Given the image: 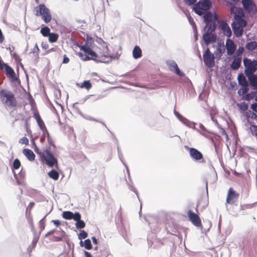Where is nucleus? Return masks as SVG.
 <instances>
[{"mask_svg":"<svg viewBox=\"0 0 257 257\" xmlns=\"http://www.w3.org/2000/svg\"><path fill=\"white\" fill-rule=\"evenodd\" d=\"M230 13L234 15L233 21L231 24L232 28L234 35L240 37L243 34V28L246 26V21L243 19L244 14L240 8L233 6L230 10Z\"/></svg>","mask_w":257,"mask_h":257,"instance_id":"obj_1","label":"nucleus"},{"mask_svg":"<svg viewBox=\"0 0 257 257\" xmlns=\"http://www.w3.org/2000/svg\"><path fill=\"white\" fill-rule=\"evenodd\" d=\"M0 100L7 109L15 110L18 105L15 94L13 91L7 89H2L0 90Z\"/></svg>","mask_w":257,"mask_h":257,"instance_id":"obj_2","label":"nucleus"},{"mask_svg":"<svg viewBox=\"0 0 257 257\" xmlns=\"http://www.w3.org/2000/svg\"><path fill=\"white\" fill-rule=\"evenodd\" d=\"M33 144L34 146V149L36 153L39 156L42 161L46 162L49 167H53L54 165H57V159L49 150L47 149L42 152L37 147L34 141H33Z\"/></svg>","mask_w":257,"mask_h":257,"instance_id":"obj_3","label":"nucleus"},{"mask_svg":"<svg viewBox=\"0 0 257 257\" xmlns=\"http://www.w3.org/2000/svg\"><path fill=\"white\" fill-rule=\"evenodd\" d=\"M95 61L97 62H101L108 63L111 62L113 59V57L110 53L108 47L106 46H102L99 48V51L97 54Z\"/></svg>","mask_w":257,"mask_h":257,"instance_id":"obj_4","label":"nucleus"},{"mask_svg":"<svg viewBox=\"0 0 257 257\" xmlns=\"http://www.w3.org/2000/svg\"><path fill=\"white\" fill-rule=\"evenodd\" d=\"M80 50L83 51V53L79 52L77 55L83 61H88L90 60H96V53L87 45H78Z\"/></svg>","mask_w":257,"mask_h":257,"instance_id":"obj_5","label":"nucleus"},{"mask_svg":"<svg viewBox=\"0 0 257 257\" xmlns=\"http://www.w3.org/2000/svg\"><path fill=\"white\" fill-rule=\"evenodd\" d=\"M35 15L36 16H41L42 19L44 20L45 23H49L51 19L52 16L50 13V10L46 8L44 4H40L38 6L35 8Z\"/></svg>","mask_w":257,"mask_h":257,"instance_id":"obj_6","label":"nucleus"},{"mask_svg":"<svg viewBox=\"0 0 257 257\" xmlns=\"http://www.w3.org/2000/svg\"><path fill=\"white\" fill-rule=\"evenodd\" d=\"M243 61L245 67L244 73L246 76L252 74L257 70L256 60H251L245 58Z\"/></svg>","mask_w":257,"mask_h":257,"instance_id":"obj_7","label":"nucleus"},{"mask_svg":"<svg viewBox=\"0 0 257 257\" xmlns=\"http://www.w3.org/2000/svg\"><path fill=\"white\" fill-rule=\"evenodd\" d=\"M243 9L250 17L257 15V7L253 0H242Z\"/></svg>","mask_w":257,"mask_h":257,"instance_id":"obj_8","label":"nucleus"},{"mask_svg":"<svg viewBox=\"0 0 257 257\" xmlns=\"http://www.w3.org/2000/svg\"><path fill=\"white\" fill-rule=\"evenodd\" d=\"M211 5V2L209 0H204L196 4L194 7V9L196 14L201 16L210 9Z\"/></svg>","mask_w":257,"mask_h":257,"instance_id":"obj_9","label":"nucleus"},{"mask_svg":"<svg viewBox=\"0 0 257 257\" xmlns=\"http://www.w3.org/2000/svg\"><path fill=\"white\" fill-rule=\"evenodd\" d=\"M185 148L188 151L190 156L193 160L196 161L205 162L203 154L197 149L194 148H190L187 146H185Z\"/></svg>","mask_w":257,"mask_h":257,"instance_id":"obj_10","label":"nucleus"},{"mask_svg":"<svg viewBox=\"0 0 257 257\" xmlns=\"http://www.w3.org/2000/svg\"><path fill=\"white\" fill-rule=\"evenodd\" d=\"M203 60L205 64L209 68L214 65V56L211 53L209 48H207L203 55Z\"/></svg>","mask_w":257,"mask_h":257,"instance_id":"obj_11","label":"nucleus"},{"mask_svg":"<svg viewBox=\"0 0 257 257\" xmlns=\"http://www.w3.org/2000/svg\"><path fill=\"white\" fill-rule=\"evenodd\" d=\"M0 69L2 70L5 69L8 77H11L14 80L17 79L16 73L13 68L7 64L4 63L1 60H0Z\"/></svg>","mask_w":257,"mask_h":257,"instance_id":"obj_12","label":"nucleus"},{"mask_svg":"<svg viewBox=\"0 0 257 257\" xmlns=\"http://www.w3.org/2000/svg\"><path fill=\"white\" fill-rule=\"evenodd\" d=\"M239 193L236 192L233 188H230L228 190L226 198V203L229 204H234L239 197Z\"/></svg>","mask_w":257,"mask_h":257,"instance_id":"obj_13","label":"nucleus"},{"mask_svg":"<svg viewBox=\"0 0 257 257\" xmlns=\"http://www.w3.org/2000/svg\"><path fill=\"white\" fill-rule=\"evenodd\" d=\"M218 28L222 32L223 34L226 37L230 38L231 36V30L226 21L224 20L220 21L218 22Z\"/></svg>","mask_w":257,"mask_h":257,"instance_id":"obj_14","label":"nucleus"},{"mask_svg":"<svg viewBox=\"0 0 257 257\" xmlns=\"http://www.w3.org/2000/svg\"><path fill=\"white\" fill-rule=\"evenodd\" d=\"M188 216L192 223L196 227L202 226L201 220L198 214L189 210L188 211Z\"/></svg>","mask_w":257,"mask_h":257,"instance_id":"obj_15","label":"nucleus"},{"mask_svg":"<svg viewBox=\"0 0 257 257\" xmlns=\"http://www.w3.org/2000/svg\"><path fill=\"white\" fill-rule=\"evenodd\" d=\"M167 65L171 71H174L176 74L180 76H184V73L180 70L177 63L175 61H170L167 62Z\"/></svg>","mask_w":257,"mask_h":257,"instance_id":"obj_16","label":"nucleus"},{"mask_svg":"<svg viewBox=\"0 0 257 257\" xmlns=\"http://www.w3.org/2000/svg\"><path fill=\"white\" fill-rule=\"evenodd\" d=\"M226 48L228 55H232L235 51L236 45L233 41L228 39L226 41Z\"/></svg>","mask_w":257,"mask_h":257,"instance_id":"obj_17","label":"nucleus"},{"mask_svg":"<svg viewBox=\"0 0 257 257\" xmlns=\"http://www.w3.org/2000/svg\"><path fill=\"white\" fill-rule=\"evenodd\" d=\"M203 40L206 45L216 41V36L211 33H206L203 36Z\"/></svg>","mask_w":257,"mask_h":257,"instance_id":"obj_18","label":"nucleus"},{"mask_svg":"<svg viewBox=\"0 0 257 257\" xmlns=\"http://www.w3.org/2000/svg\"><path fill=\"white\" fill-rule=\"evenodd\" d=\"M241 57H235L232 62L230 67L232 70L238 69L241 65Z\"/></svg>","mask_w":257,"mask_h":257,"instance_id":"obj_19","label":"nucleus"},{"mask_svg":"<svg viewBox=\"0 0 257 257\" xmlns=\"http://www.w3.org/2000/svg\"><path fill=\"white\" fill-rule=\"evenodd\" d=\"M74 220L76 221V227L78 229L83 228L85 226V223L84 221L81 220V215L80 213L75 216Z\"/></svg>","mask_w":257,"mask_h":257,"instance_id":"obj_20","label":"nucleus"},{"mask_svg":"<svg viewBox=\"0 0 257 257\" xmlns=\"http://www.w3.org/2000/svg\"><path fill=\"white\" fill-rule=\"evenodd\" d=\"M34 117L36 119L40 130L46 127L38 112H35L34 113Z\"/></svg>","mask_w":257,"mask_h":257,"instance_id":"obj_21","label":"nucleus"},{"mask_svg":"<svg viewBox=\"0 0 257 257\" xmlns=\"http://www.w3.org/2000/svg\"><path fill=\"white\" fill-rule=\"evenodd\" d=\"M79 212H75L73 213L72 212L69 211H64L62 214V217L65 219L68 220L74 219L75 218V216L76 215H78Z\"/></svg>","mask_w":257,"mask_h":257,"instance_id":"obj_22","label":"nucleus"},{"mask_svg":"<svg viewBox=\"0 0 257 257\" xmlns=\"http://www.w3.org/2000/svg\"><path fill=\"white\" fill-rule=\"evenodd\" d=\"M23 153L30 161H33L35 160V155L32 150L28 149H25L23 150Z\"/></svg>","mask_w":257,"mask_h":257,"instance_id":"obj_23","label":"nucleus"},{"mask_svg":"<svg viewBox=\"0 0 257 257\" xmlns=\"http://www.w3.org/2000/svg\"><path fill=\"white\" fill-rule=\"evenodd\" d=\"M142 50L138 46H136L133 51V57L135 59H138L142 57Z\"/></svg>","mask_w":257,"mask_h":257,"instance_id":"obj_24","label":"nucleus"},{"mask_svg":"<svg viewBox=\"0 0 257 257\" xmlns=\"http://www.w3.org/2000/svg\"><path fill=\"white\" fill-rule=\"evenodd\" d=\"M245 48L249 51H253L257 49V42L251 41L246 43Z\"/></svg>","mask_w":257,"mask_h":257,"instance_id":"obj_25","label":"nucleus"},{"mask_svg":"<svg viewBox=\"0 0 257 257\" xmlns=\"http://www.w3.org/2000/svg\"><path fill=\"white\" fill-rule=\"evenodd\" d=\"M238 80L239 84L241 85V86H248L247 81L243 74H240L238 75Z\"/></svg>","mask_w":257,"mask_h":257,"instance_id":"obj_26","label":"nucleus"},{"mask_svg":"<svg viewBox=\"0 0 257 257\" xmlns=\"http://www.w3.org/2000/svg\"><path fill=\"white\" fill-rule=\"evenodd\" d=\"M48 37L49 42L52 43L57 41L59 38V35L56 33H50Z\"/></svg>","mask_w":257,"mask_h":257,"instance_id":"obj_27","label":"nucleus"},{"mask_svg":"<svg viewBox=\"0 0 257 257\" xmlns=\"http://www.w3.org/2000/svg\"><path fill=\"white\" fill-rule=\"evenodd\" d=\"M48 175L50 178L53 179L54 180H57L59 177V173L55 170H52L48 173Z\"/></svg>","mask_w":257,"mask_h":257,"instance_id":"obj_28","label":"nucleus"},{"mask_svg":"<svg viewBox=\"0 0 257 257\" xmlns=\"http://www.w3.org/2000/svg\"><path fill=\"white\" fill-rule=\"evenodd\" d=\"M237 106L239 109L240 110L242 111H245L247 110L248 105V104L245 103V102H242L240 103L237 104Z\"/></svg>","mask_w":257,"mask_h":257,"instance_id":"obj_29","label":"nucleus"},{"mask_svg":"<svg viewBox=\"0 0 257 257\" xmlns=\"http://www.w3.org/2000/svg\"><path fill=\"white\" fill-rule=\"evenodd\" d=\"M40 52V49L37 44H36L34 47L32 49L31 53L34 57L38 58Z\"/></svg>","mask_w":257,"mask_h":257,"instance_id":"obj_30","label":"nucleus"},{"mask_svg":"<svg viewBox=\"0 0 257 257\" xmlns=\"http://www.w3.org/2000/svg\"><path fill=\"white\" fill-rule=\"evenodd\" d=\"M40 32L44 37H48L50 34V30L46 26L41 28Z\"/></svg>","mask_w":257,"mask_h":257,"instance_id":"obj_31","label":"nucleus"},{"mask_svg":"<svg viewBox=\"0 0 257 257\" xmlns=\"http://www.w3.org/2000/svg\"><path fill=\"white\" fill-rule=\"evenodd\" d=\"M80 87L81 88H84L87 90H89L91 88L92 84L89 80L84 81L83 83H81Z\"/></svg>","mask_w":257,"mask_h":257,"instance_id":"obj_32","label":"nucleus"},{"mask_svg":"<svg viewBox=\"0 0 257 257\" xmlns=\"http://www.w3.org/2000/svg\"><path fill=\"white\" fill-rule=\"evenodd\" d=\"M212 15L210 13H206L204 16V21L206 23H210L212 22Z\"/></svg>","mask_w":257,"mask_h":257,"instance_id":"obj_33","label":"nucleus"},{"mask_svg":"<svg viewBox=\"0 0 257 257\" xmlns=\"http://www.w3.org/2000/svg\"><path fill=\"white\" fill-rule=\"evenodd\" d=\"M215 28V27L214 24L212 25V24L206 23V25L205 27V29L207 30L206 33H211V32L212 31H214Z\"/></svg>","mask_w":257,"mask_h":257,"instance_id":"obj_34","label":"nucleus"},{"mask_svg":"<svg viewBox=\"0 0 257 257\" xmlns=\"http://www.w3.org/2000/svg\"><path fill=\"white\" fill-rule=\"evenodd\" d=\"M42 132V134H43V136L44 137H46L47 138V140H48V141L49 142L50 141V134L47 129V127H44V128L43 129H41V130Z\"/></svg>","mask_w":257,"mask_h":257,"instance_id":"obj_35","label":"nucleus"},{"mask_svg":"<svg viewBox=\"0 0 257 257\" xmlns=\"http://www.w3.org/2000/svg\"><path fill=\"white\" fill-rule=\"evenodd\" d=\"M20 166H21V162H20V160L18 159H16L13 162V169H14L15 170H17L20 168Z\"/></svg>","mask_w":257,"mask_h":257,"instance_id":"obj_36","label":"nucleus"},{"mask_svg":"<svg viewBox=\"0 0 257 257\" xmlns=\"http://www.w3.org/2000/svg\"><path fill=\"white\" fill-rule=\"evenodd\" d=\"M84 245L85 248L89 250L92 248L91 241L89 239H87L85 240L84 242Z\"/></svg>","mask_w":257,"mask_h":257,"instance_id":"obj_37","label":"nucleus"},{"mask_svg":"<svg viewBox=\"0 0 257 257\" xmlns=\"http://www.w3.org/2000/svg\"><path fill=\"white\" fill-rule=\"evenodd\" d=\"M87 233L84 230H81L78 235L79 239H85L87 237Z\"/></svg>","mask_w":257,"mask_h":257,"instance_id":"obj_38","label":"nucleus"},{"mask_svg":"<svg viewBox=\"0 0 257 257\" xmlns=\"http://www.w3.org/2000/svg\"><path fill=\"white\" fill-rule=\"evenodd\" d=\"M10 51V54L11 56L14 58L16 60H18L20 59L19 56L15 52H13V50L11 49V48H9Z\"/></svg>","mask_w":257,"mask_h":257,"instance_id":"obj_39","label":"nucleus"},{"mask_svg":"<svg viewBox=\"0 0 257 257\" xmlns=\"http://www.w3.org/2000/svg\"><path fill=\"white\" fill-rule=\"evenodd\" d=\"M19 143L27 145L29 144V140L26 137H23L22 138L20 139Z\"/></svg>","mask_w":257,"mask_h":257,"instance_id":"obj_40","label":"nucleus"},{"mask_svg":"<svg viewBox=\"0 0 257 257\" xmlns=\"http://www.w3.org/2000/svg\"><path fill=\"white\" fill-rule=\"evenodd\" d=\"M243 51L244 48L242 47H239L236 52V55L237 56V57H239L238 56H241L243 53Z\"/></svg>","mask_w":257,"mask_h":257,"instance_id":"obj_41","label":"nucleus"},{"mask_svg":"<svg viewBox=\"0 0 257 257\" xmlns=\"http://www.w3.org/2000/svg\"><path fill=\"white\" fill-rule=\"evenodd\" d=\"M250 128L252 134L257 136V125H252L251 126Z\"/></svg>","mask_w":257,"mask_h":257,"instance_id":"obj_42","label":"nucleus"},{"mask_svg":"<svg viewBox=\"0 0 257 257\" xmlns=\"http://www.w3.org/2000/svg\"><path fill=\"white\" fill-rule=\"evenodd\" d=\"M239 91H241L243 95L246 94L248 91V86H242V88L240 89Z\"/></svg>","mask_w":257,"mask_h":257,"instance_id":"obj_43","label":"nucleus"},{"mask_svg":"<svg viewBox=\"0 0 257 257\" xmlns=\"http://www.w3.org/2000/svg\"><path fill=\"white\" fill-rule=\"evenodd\" d=\"M185 3L187 4L188 5L191 6L196 2V0H184Z\"/></svg>","mask_w":257,"mask_h":257,"instance_id":"obj_44","label":"nucleus"},{"mask_svg":"<svg viewBox=\"0 0 257 257\" xmlns=\"http://www.w3.org/2000/svg\"><path fill=\"white\" fill-rule=\"evenodd\" d=\"M69 62V58H68V57H67V56L66 55H64V57H63V63H65V64H67V63H68Z\"/></svg>","mask_w":257,"mask_h":257,"instance_id":"obj_45","label":"nucleus"},{"mask_svg":"<svg viewBox=\"0 0 257 257\" xmlns=\"http://www.w3.org/2000/svg\"><path fill=\"white\" fill-rule=\"evenodd\" d=\"M52 222L56 226H59L61 224V222L58 220H53Z\"/></svg>","mask_w":257,"mask_h":257,"instance_id":"obj_46","label":"nucleus"},{"mask_svg":"<svg viewBox=\"0 0 257 257\" xmlns=\"http://www.w3.org/2000/svg\"><path fill=\"white\" fill-rule=\"evenodd\" d=\"M221 134L225 136L226 140H228V136L224 130L221 131Z\"/></svg>","mask_w":257,"mask_h":257,"instance_id":"obj_47","label":"nucleus"},{"mask_svg":"<svg viewBox=\"0 0 257 257\" xmlns=\"http://www.w3.org/2000/svg\"><path fill=\"white\" fill-rule=\"evenodd\" d=\"M251 108L254 111L257 112V103H254L251 105Z\"/></svg>","mask_w":257,"mask_h":257,"instance_id":"obj_48","label":"nucleus"},{"mask_svg":"<svg viewBox=\"0 0 257 257\" xmlns=\"http://www.w3.org/2000/svg\"><path fill=\"white\" fill-rule=\"evenodd\" d=\"M189 20L191 23V25L192 26V27L196 28V25H195V24L194 22L193 21V19L190 17V18H189Z\"/></svg>","mask_w":257,"mask_h":257,"instance_id":"obj_49","label":"nucleus"},{"mask_svg":"<svg viewBox=\"0 0 257 257\" xmlns=\"http://www.w3.org/2000/svg\"><path fill=\"white\" fill-rule=\"evenodd\" d=\"M55 232V230H52L50 231H49L46 235H45V236L47 237V236H48L49 235H50L51 234H53Z\"/></svg>","mask_w":257,"mask_h":257,"instance_id":"obj_50","label":"nucleus"},{"mask_svg":"<svg viewBox=\"0 0 257 257\" xmlns=\"http://www.w3.org/2000/svg\"><path fill=\"white\" fill-rule=\"evenodd\" d=\"M4 40V37L3 35L2 32L1 30L0 29V41L1 42H2Z\"/></svg>","mask_w":257,"mask_h":257,"instance_id":"obj_51","label":"nucleus"},{"mask_svg":"<svg viewBox=\"0 0 257 257\" xmlns=\"http://www.w3.org/2000/svg\"><path fill=\"white\" fill-rule=\"evenodd\" d=\"M42 47L44 49H47L49 48V45L47 44H42Z\"/></svg>","mask_w":257,"mask_h":257,"instance_id":"obj_52","label":"nucleus"},{"mask_svg":"<svg viewBox=\"0 0 257 257\" xmlns=\"http://www.w3.org/2000/svg\"><path fill=\"white\" fill-rule=\"evenodd\" d=\"M92 241L94 243V244H96L97 243V239L96 238H95V237H92Z\"/></svg>","mask_w":257,"mask_h":257,"instance_id":"obj_53","label":"nucleus"},{"mask_svg":"<svg viewBox=\"0 0 257 257\" xmlns=\"http://www.w3.org/2000/svg\"><path fill=\"white\" fill-rule=\"evenodd\" d=\"M80 155L81 156V157H82V158L83 159H85V160L87 159V157L86 156V155H84V154H83L82 153H81Z\"/></svg>","mask_w":257,"mask_h":257,"instance_id":"obj_54","label":"nucleus"},{"mask_svg":"<svg viewBox=\"0 0 257 257\" xmlns=\"http://www.w3.org/2000/svg\"><path fill=\"white\" fill-rule=\"evenodd\" d=\"M217 51L222 54L224 52V50H222L220 48H218L217 49Z\"/></svg>","mask_w":257,"mask_h":257,"instance_id":"obj_55","label":"nucleus"},{"mask_svg":"<svg viewBox=\"0 0 257 257\" xmlns=\"http://www.w3.org/2000/svg\"><path fill=\"white\" fill-rule=\"evenodd\" d=\"M46 137H44L43 136L42 137H41V139H40V141L41 142H43L45 140V139Z\"/></svg>","mask_w":257,"mask_h":257,"instance_id":"obj_56","label":"nucleus"},{"mask_svg":"<svg viewBox=\"0 0 257 257\" xmlns=\"http://www.w3.org/2000/svg\"><path fill=\"white\" fill-rule=\"evenodd\" d=\"M34 202H31L30 204H29V206H30V207H33L34 205Z\"/></svg>","mask_w":257,"mask_h":257,"instance_id":"obj_57","label":"nucleus"},{"mask_svg":"<svg viewBox=\"0 0 257 257\" xmlns=\"http://www.w3.org/2000/svg\"><path fill=\"white\" fill-rule=\"evenodd\" d=\"M231 1L233 2L234 4H236L239 1V0H231Z\"/></svg>","mask_w":257,"mask_h":257,"instance_id":"obj_58","label":"nucleus"},{"mask_svg":"<svg viewBox=\"0 0 257 257\" xmlns=\"http://www.w3.org/2000/svg\"><path fill=\"white\" fill-rule=\"evenodd\" d=\"M245 99L246 100H249V94H246L245 96Z\"/></svg>","mask_w":257,"mask_h":257,"instance_id":"obj_59","label":"nucleus"},{"mask_svg":"<svg viewBox=\"0 0 257 257\" xmlns=\"http://www.w3.org/2000/svg\"><path fill=\"white\" fill-rule=\"evenodd\" d=\"M55 238H56L55 240H56V241H60V240H61V238H60V237H55Z\"/></svg>","mask_w":257,"mask_h":257,"instance_id":"obj_60","label":"nucleus"},{"mask_svg":"<svg viewBox=\"0 0 257 257\" xmlns=\"http://www.w3.org/2000/svg\"><path fill=\"white\" fill-rule=\"evenodd\" d=\"M27 132H28L29 134H31V130H30L29 128H28V127L27 128Z\"/></svg>","mask_w":257,"mask_h":257,"instance_id":"obj_61","label":"nucleus"},{"mask_svg":"<svg viewBox=\"0 0 257 257\" xmlns=\"http://www.w3.org/2000/svg\"><path fill=\"white\" fill-rule=\"evenodd\" d=\"M227 3L229 5H232V3H231L229 2H227Z\"/></svg>","mask_w":257,"mask_h":257,"instance_id":"obj_62","label":"nucleus"},{"mask_svg":"<svg viewBox=\"0 0 257 257\" xmlns=\"http://www.w3.org/2000/svg\"><path fill=\"white\" fill-rule=\"evenodd\" d=\"M175 114H176V115H179V113H178V112H177V113H176Z\"/></svg>","mask_w":257,"mask_h":257,"instance_id":"obj_63","label":"nucleus"},{"mask_svg":"<svg viewBox=\"0 0 257 257\" xmlns=\"http://www.w3.org/2000/svg\"><path fill=\"white\" fill-rule=\"evenodd\" d=\"M12 49H13V50H14V49H15L14 47H12Z\"/></svg>","mask_w":257,"mask_h":257,"instance_id":"obj_64","label":"nucleus"}]
</instances>
